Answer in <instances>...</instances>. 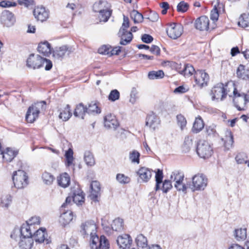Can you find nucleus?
Returning <instances> with one entry per match:
<instances>
[{
  "label": "nucleus",
  "instance_id": "14",
  "mask_svg": "<svg viewBox=\"0 0 249 249\" xmlns=\"http://www.w3.org/2000/svg\"><path fill=\"white\" fill-rule=\"evenodd\" d=\"M72 52L71 48L64 45L60 47H56L53 53L54 57L59 59L63 58L66 54L69 55Z\"/></svg>",
  "mask_w": 249,
  "mask_h": 249
},
{
  "label": "nucleus",
  "instance_id": "46",
  "mask_svg": "<svg viewBox=\"0 0 249 249\" xmlns=\"http://www.w3.org/2000/svg\"><path fill=\"white\" fill-rule=\"evenodd\" d=\"M130 16L135 23H140L143 21V17L142 15L137 10H133L130 14Z\"/></svg>",
  "mask_w": 249,
  "mask_h": 249
},
{
  "label": "nucleus",
  "instance_id": "51",
  "mask_svg": "<svg viewBox=\"0 0 249 249\" xmlns=\"http://www.w3.org/2000/svg\"><path fill=\"white\" fill-rule=\"evenodd\" d=\"M42 178L44 182L47 185L51 184L54 179V177L52 174L47 172H45L42 174Z\"/></svg>",
  "mask_w": 249,
  "mask_h": 249
},
{
  "label": "nucleus",
  "instance_id": "53",
  "mask_svg": "<svg viewBox=\"0 0 249 249\" xmlns=\"http://www.w3.org/2000/svg\"><path fill=\"white\" fill-rule=\"evenodd\" d=\"M140 154L136 150L130 152L129 159L132 163H139Z\"/></svg>",
  "mask_w": 249,
  "mask_h": 249
},
{
  "label": "nucleus",
  "instance_id": "4",
  "mask_svg": "<svg viewBox=\"0 0 249 249\" xmlns=\"http://www.w3.org/2000/svg\"><path fill=\"white\" fill-rule=\"evenodd\" d=\"M28 177L25 172L18 170L13 173L12 179L14 186L17 189H22L26 187L28 182Z\"/></svg>",
  "mask_w": 249,
  "mask_h": 249
},
{
  "label": "nucleus",
  "instance_id": "25",
  "mask_svg": "<svg viewBox=\"0 0 249 249\" xmlns=\"http://www.w3.org/2000/svg\"><path fill=\"white\" fill-rule=\"evenodd\" d=\"M109 7V4L106 1L100 0L94 3L93 10L95 12L102 13L106 10V8Z\"/></svg>",
  "mask_w": 249,
  "mask_h": 249
},
{
  "label": "nucleus",
  "instance_id": "33",
  "mask_svg": "<svg viewBox=\"0 0 249 249\" xmlns=\"http://www.w3.org/2000/svg\"><path fill=\"white\" fill-rule=\"evenodd\" d=\"M249 72L245 69L244 66L240 65L236 71L237 76L242 79L246 80L249 78Z\"/></svg>",
  "mask_w": 249,
  "mask_h": 249
},
{
  "label": "nucleus",
  "instance_id": "63",
  "mask_svg": "<svg viewBox=\"0 0 249 249\" xmlns=\"http://www.w3.org/2000/svg\"><path fill=\"white\" fill-rule=\"evenodd\" d=\"M147 19L152 22H156L159 19V15L154 11H150Z\"/></svg>",
  "mask_w": 249,
  "mask_h": 249
},
{
  "label": "nucleus",
  "instance_id": "27",
  "mask_svg": "<svg viewBox=\"0 0 249 249\" xmlns=\"http://www.w3.org/2000/svg\"><path fill=\"white\" fill-rule=\"evenodd\" d=\"M57 182L59 186L66 188L70 184V177L68 174L64 173L57 177Z\"/></svg>",
  "mask_w": 249,
  "mask_h": 249
},
{
  "label": "nucleus",
  "instance_id": "10",
  "mask_svg": "<svg viewBox=\"0 0 249 249\" xmlns=\"http://www.w3.org/2000/svg\"><path fill=\"white\" fill-rule=\"evenodd\" d=\"M0 20L1 23L6 27L13 26L16 21L13 13L7 10H4L2 12Z\"/></svg>",
  "mask_w": 249,
  "mask_h": 249
},
{
  "label": "nucleus",
  "instance_id": "47",
  "mask_svg": "<svg viewBox=\"0 0 249 249\" xmlns=\"http://www.w3.org/2000/svg\"><path fill=\"white\" fill-rule=\"evenodd\" d=\"M193 146V140L190 137H186L182 145V149L184 152H188Z\"/></svg>",
  "mask_w": 249,
  "mask_h": 249
},
{
  "label": "nucleus",
  "instance_id": "18",
  "mask_svg": "<svg viewBox=\"0 0 249 249\" xmlns=\"http://www.w3.org/2000/svg\"><path fill=\"white\" fill-rule=\"evenodd\" d=\"M118 35L121 37L120 44L122 45H126L129 44L133 37V35L131 32L124 31V29H120Z\"/></svg>",
  "mask_w": 249,
  "mask_h": 249
},
{
  "label": "nucleus",
  "instance_id": "32",
  "mask_svg": "<svg viewBox=\"0 0 249 249\" xmlns=\"http://www.w3.org/2000/svg\"><path fill=\"white\" fill-rule=\"evenodd\" d=\"M111 228L113 231H122L124 229V221L122 219L118 218L113 220Z\"/></svg>",
  "mask_w": 249,
  "mask_h": 249
},
{
  "label": "nucleus",
  "instance_id": "13",
  "mask_svg": "<svg viewBox=\"0 0 249 249\" xmlns=\"http://www.w3.org/2000/svg\"><path fill=\"white\" fill-rule=\"evenodd\" d=\"M46 235L47 233L45 228H40L37 230L32 236L33 239L36 242L39 243H45L48 244L51 242L50 239L47 238Z\"/></svg>",
  "mask_w": 249,
  "mask_h": 249
},
{
  "label": "nucleus",
  "instance_id": "6",
  "mask_svg": "<svg viewBox=\"0 0 249 249\" xmlns=\"http://www.w3.org/2000/svg\"><path fill=\"white\" fill-rule=\"evenodd\" d=\"M80 233L84 237L89 235H94L96 233L97 226L93 220H88L81 225Z\"/></svg>",
  "mask_w": 249,
  "mask_h": 249
},
{
  "label": "nucleus",
  "instance_id": "17",
  "mask_svg": "<svg viewBox=\"0 0 249 249\" xmlns=\"http://www.w3.org/2000/svg\"><path fill=\"white\" fill-rule=\"evenodd\" d=\"M34 15L37 20L45 21L49 17V12L44 7H37L34 11Z\"/></svg>",
  "mask_w": 249,
  "mask_h": 249
},
{
  "label": "nucleus",
  "instance_id": "39",
  "mask_svg": "<svg viewBox=\"0 0 249 249\" xmlns=\"http://www.w3.org/2000/svg\"><path fill=\"white\" fill-rule=\"evenodd\" d=\"M184 178V173L179 170L174 171L171 175V178L175 181V182L183 181Z\"/></svg>",
  "mask_w": 249,
  "mask_h": 249
},
{
  "label": "nucleus",
  "instance_id": "7",
  "mask_svg": "<svg viewBox=\"0 0 249 249\" xmlns=\"http://www.w3.org/2000/svg\"><path fill=\"white\" fill-rule=\"evenodd\" d=\"M194 78L196 84L201 88L207 86L209 81L208 74L202 70L195 71Z\"/></svg>",
  "mask_w": 249,
  "mask_h": 249
},
{
  "label": "nucleus",
  "instance_id": "43",
  "mask_svg": "<svg viewBox=\"0 0 249 249\" xmlns=\"http://www.w3.org/2000/svg\"><path fill=\"white\" fill-rule=\"evenodd\" d=\"M196 71L193 66L190 64H187L185 65L184 68L181 71L180 73L183 74L185 76H190L193 74Z\"/></svg>",
  "mask_w": 249,
  "mask_h": 249
},
{
  "label": "nucleus",
  "instance_id": "28",
  "mask_svg": "<svg viewBox=\"0 0 249 249\" xmlns=\"http://www.w3.org/2000/svg\"><path fill=\"white\" fill-rule=\"evenodd\" d=\"M100 103L97 101H92L87 107L88 114H99L101 113V108L99 107Z\"/></svg>",
  "mask_w": 249,
  "mask_h": 249
},
{
  "label": "nucleus",
  "instance_id": "42",
  "mask_svg": "<svg viewBox=\"0 0 249 249\" xmlns=\"http://www.w3.org/2000/svg\"><path fill=\"white\" fill-rule=\"evenodd\" d=\"M238 25L242 28H246L249 26V15L243 14L239 18Z\"/></svg>",
  "mask_w": 249,
  "mask_h": 249
},
{
  "label": "nucleus",
  "instance_id": "38",
  "mask_svg": "<svg viewBox=\"0 0 249 249\" xmlns=\"http://www.w3.org/2000/svg\"><path fill=\"white\" fill-rule=\"evenodd\" d=\"M163 178L162 171L159 169H158L155 176L156 186L155 189L156 191L160 189V184L162 182Z\"/></svg>",
  "mask_w": 249,
  "mask_h": 249
},
{
  "label": "nucleus",
  "instance_id": "55",
  "mask_svg": "<svg viewBox=\"0 0 249 249\" xmlns=\"http://www.w3.org/2000/svg\"><path fill=\"white\" fill-rule=\"evenodd\" d=\"M100 249H108L109 248V243L106 237L104 235L100 236Z\"/></svg>",
  "mask_w": 249,
  "mask_h": 249
},
{
  "label": "nucleus",
  "instance_id": "36",
  "mask_svg": "<svg viewBox=\"0 0 249 249\" xmlns=\"http://www.w3.org/2000/svg\"><path fill=\"white\" fill-rule=\"evenodd\" d=\"M84 160L86 164L89 166H92L95 163L93 155L92 153L89 151L85 152Z\"/></svg>",
  "mask_w": 249,
  "mask_h": 249
},
{
  "label": "nucleus",
  "instance_id": "21",
  "mask_svg": "<svg viewBox=\"0 0 249 249\" xmlns=\"http://www.w3.org/2000/svg\"><path fill=\"white\" fill-rule=\"evenodd\" d=\"M153 170L145 167H141L137 172V174L142 182H147L151 178Z\"/></svg>",
  "mask_w": 249,
  "mask_h": 249
},
{
  "label": "nucleus",
  "instance_id": "40",
  "mask_svg": "<svg viewBox=\"0 0 249 249\" xmlns=\"http://www.w3.org/2000/svg\"><path fill=\"white\" fill-rule=\"evenodd\" d=\"M234 235L237 240H244L247 237V230L245 228L235 230Z\"/></svg>",
  "mask_w": 249,
  "mask_h": 249
},
{
  "label": "nucleus",
  "instance_id": "30",
  "mask_svg": "<svg viewBox=\"0 0 249 249\" xmlns=\"http://www.w3.org/2000/svg\"><path fill=\"white\" fill-rule=\"evenodd\" d=\"M86 113H87V107L84 106L82 103H80L77 105L75 109L74 115L83 119L84 118V116Z\"/></svg>",
  "mask_w": 249,
  "mask_h": 249
},
{
  "label": "nucleus",
  "instance_id": "24",
  "mask_svg": "<svg viewBox=\"0 0 249 249\" xmlns=\"http://www.w3.org/2000/svg\"><path fill=\"white\" fill-rule=\"evenodd\" d=\"M32 227L26 224H23L19 230L21 237L32 238Z\"/></svg>",
  "mask_w": 249,
  "mask_h": 249
},
{
  "label": "nucleus",
  "instance_id": "48",
  "mask_svg": "<svg viewBox=\"0 0 249 249\" xmlns=\"http://www.w3.org/2000/svg\"><path fill=\"white\" fill-rule=\"evenodd\" d=\"M12 201V196L10 195H7L1 198V206L2 207L7 209Z\"/></svg>",
  "mask_w": 249,
  "mask_h": 249
},
{
  "label": "nucleus",
  "instance_id": "22",
  "mask_svg": "<svg viewBox=\"0 0 249 249\" xmlns=\"http://www.w3.org/2000/svg\"><path fill=\"white\" fill-rule=\"evenodd\" d=\"M37 50L40 53L45 56H48L52 53L50 44L47 41L38 44Z\"/></svg>",
  "mask_w": 249,
  "mask_h": 249
},
{
  "label": "nucleus",
  "instance_id": "60",
  "mask_svg": "<svg viewBox=\"0 0 249 249\" xmlns=\"http://www.w3.org/2000/svg\"><path fill=\"white\" fill-rule=\"evenodd\" d=\"M174 185L178 191H182L184 193H186L187 187L182 181L175 182Z\"/></svg>",
  "mask_w": 249,
  "mask_h": 249
},
{
  "label": "nucleus",
  "instance_id": "2",
  "mask_svg": "<svg viewBox=\"0 0 249 249\" xmlns=\"http://www.w3.org/2000/svg\"><path fill=\"white\" fill-rule=\"evenodd\" d=\"M46 102L41 101L30 107L26 115V119L29 123L34 122L38 117L41 111L45 109Z\"/></svg>",
  "mask_w": 249,
  "mask_h": 249
},
{
  "label": "nucleus",
  "instance_id": "37",
  "mask_svg": "<svg viewBox=\"0 0 249 249\" xmlns=\"http://www.w3.org/2000/svg\"><path fill=\"white\" fill-rule=\"evenodd\" d=\"M164 76V73L162 70L150 71L148 74V77L150 80L161 79Z\"/></svg>",
  "mask_w": 249,
  "mask_h": 249
},
{
  "label": "nucleus",
  "instance_id": "9",
  "mask_svg": "<svg viewBox=\"0 0 249 249\" xmlns=\"http://www.w3.org/2000/svg\"><path fill=\"white\" fill-rule=\"evenodd\" d=\"M194 190H204L207 184V179L202 174H197L192 178Z\"/></svg>",
  "mask_w": 249,
  "mask_h": 249
},
{
  "label": "nucleus",
  "instance_id": "61",
  "mask_svg": "<svg viewBox=\"0 0 249 249\" xmlns=\"http://www.w3.org/2000/svg\"><path fill=\"white\" fill-rule=\"evenodd\" d=\"M40 218L38 216H33L26 223L30 225L32 227H33L34 225L40 224Z\"/></svg>",
  "mask_w": 249,
  "mask_h": 249
},
{
  "label": "nucleus",
  "instance_id": "19",
  "mask_svg": "<svg viewBox=\"0 0 249 249\" xmlns=\"http://www.w3.org/2000/svg\"><path fill=\"white\" fill-rule=\"evenodd\" d=\"M119 123L115 116L112 114H107L104 117V125L108 128L116 129Z\"/></svg>",
  "mask_w": 249,
  "mask_h": 249
},
{
  "label": "nucleus",
  "instance_id": "56",
  "mask_svg": "<svg viewBox=\"0 0 249 249\" xmlns=\"http://www.w3.org/2000/svg\"><path fill=\"white\" fill-rule=\"evenodd\" d=\"M188 8L189 4L184 1H181L177 5V11L179 12L184 13L188 10Z\"/></svg>",
  "mask_w": 249,
  "mask_h": 249
},
{
  "label": "nucleus",
  "instance_id": "8",
  "mask_svg": "<svg viewBox=\"0 0 249 249\" xmlns=\"http://www.w3.org/2000/svg\"><path fill=\"white\" fill-rule=\"evenodd\" d=\"M44 58L39 55L31 54L27 60V66L33 69H39L43 65Z\"/></svg>",
  "mask_w": 249,
  "mask_h": 249
},
{
  "label": "nucleus",
  "instance_id": "35",
  "mask_svg": "<svg viewBox=\"0 0 249 249\" xmlns=\"http://www.w3.org/2000/svg\"><path fill=\"white\" fill-rule=\"evenodd\" d=\"M90 246L91 249H99L100 247V237H99L96 233L90 236Z\"/></svg>",
  "mask_w": 249,
  "mask_h": 249
},
{
  "label": "nucleus",
  "instance_id": "20",
  "mask_svg": "<svg viewBox=\"0 0 249 249\" xmlns=\"http://www.w3.org/2000/svg\"><path fill=\"white\" fill-rule=\"evenodd\" d=\"M91 193L90 197L94 201H98V197L100 195V184L97 181H92L90 184Z\"/></svg>",
  "mask_w": 249,
  "mask_h": 249
},
{
  "label": "nucleus",
  "instance_id": "1",
  "mask_svg": "<svg viewBox=\"0 0 249 249\" xmlns=\"http://www.w3.org/2000/svg\"><path fill=\"white\" fill-rule=\"evenodd\" d=\"M234 84L219 83L215 85L212 89L210 92L212 100H220L222 101L224 100L227 96L229 97L232 96L231 91L233 89Z\"/></svg>",
  "mask_w": 249,
  "mask_h": 249
},
{
  "label": "nucleus",
  "instance_id": "64",
  "mask_svg": "<svg viewBox=\"0 0 249 249\" xmlns=\"http://www.w3.org/2000/svg\"><path fill=\"white\" fill-rule=\"evenodd\" d=\"M141 39L144 43H150L153 40V38L150 35L143 34L142 36Z\"/></svg>",
  "mask_w": 249,
  "mask_h": 249
},
{
  "label": "nucleus",
  "instance_id": "15",
  "mask_svg": "<svg viewBox=\"0 0 249 249\" xmlns=\"http://www.w3.org/2000/svg\"><path fill=\"white\" fill-rule=\"evenodd\" d=\"M116 241L120 248L126 249L130 247L132 244V240L129 235L124 234L119 236Z\"/></svg>",
  "mask_w": 249,
  "mask_h": 249
},
{
  "label": "nucleus",
  "instance_id": "59",
  "mask_svg": "<svg viewBox=\"0 0 249 249\" xmlns=\"http://www.w3.org/2000/svg\"><path fill=\"white\" fill-rule=\"evenodd\" d=\"M119 97L120 93L117 89L111 90L108 95V99L111 101H115L119 99Z\"/></svg>",
  "mask_w": 249,
  "mask_h": 249
},
{
  "label": "nucleus",
  "instance_id": "62",
  "mask_svg": "<svg viewBox=\"0 0 249 249\" xmlns=\"http://www.w3.org/2000/svg\"><path fill=\"white\" fill-rule=\"evenodd\" d=\"M219 17L218 11L215 6L213 10L211 11L210 18L213 21H217Z\"/></svg>",
  "mask_w": 249,
  "mask_h": 249
},
{
  "label": "nucleus",
  "instance_id": "49",
  "mask_svg": "<svg viewBox=\"0 0 249 249\" xmlns=\"http://www.w3.org/2000/svg\"><path fill=\"white\" fill-rule=\"evenodd\" d=\"M111 10H108V8H106V10L102 13H99V18L100 21L107 22L111 14Z\"/></svg>",
  "mask_w": 249,
  "mask_h": 249
},
{
  "label": "nucleus",
  "instance_id": "34",
  "mask_svg": "<svg viewBox=\"0 0 249 249\" xmlns=\"http://www.w3.org/2000/svg\"><path fill=\"white\" fill-rule=\"evenodd\" d=\"M204 124L200 117L196 118L194 123L192 130L193 132L198 133L204 127Z\"/></svg>",
  "mask_w": 249,
  "mask_h": 249
},
{
  "label": "nucleus",
  "instance_id": "11",
  "mask_svg": "<svg viewBox=\"0 0 249 249\" xmlns=\"http://www.w3.org/2000/svg\"><path fill=\"white\" fill-rule=\"evenodd\" d=\"M160 118L153 112L148 114L146 118L145 124L151 129L155 130L160 124Z\"/></svg>",
  "mask_w": 249,
  "mask_h": 249
},
{
  "label": "nucleus",
  "instance_id": "5",
  "mask_svg": "<svg viewBox=\"0 0 249 249\" xmlns=\"http://www.w3.org/2000/svg\"><path fill=\"white\" fill-rule=\"evenodd\" d=\"M196 152L200 158L207 159L212 156L213 149L207 142L200 140L197 144Z\"/></svg>",
  "mask_w": 249,
  "mask_h": 249
},
{
  "label": "nucleus",
  "instance_id": "41",
  "mask_svg": "<svg viewBox=\"0 0 249 249\" xmlns=\"http://www.w3.org/2000/svg\"><path fill=\"white\" fill-rule=\"evenodd\" d=\"M137 246L143 248L147 246V238L142 234H139L135 239Z\"/></svg>",
  "mask_w": 249,
  "mask_h": 249
},
{
  "label": "nucleus",
  "instance_id": "26",
  "mask_svg": "<svg viewBox=\"0 0 249 249\" xmlns=\"http://www.w3.org/2000/svg\"><path fill=\"white\" fill-rule=\"evenodd\" d=\"M73 219V213L71 211L63 212L60 216V222L63 225L70 223Z\"/></svg>",
  "mask_w": 249,
  "mask_h": 249
},
{
  "label": "nucleus",
  "instance_id": "31",
  "mask_svg": "<svg viewBox=\"0 0 249 249\" xmlns=\"http://www.w3.org/2000/svg\"><path fill=\"white\" fill-rule=\"evenodd\" d=\"M71 115V107L69 105H67L64 109L60 111L59 118L64 121H66L70 119Z\"/></svg>",
  "mask_w": 249,
  "mask_h": 249
},
{
  "label": "nucleus",
  "instance_id": "29",
  "mask_svg": "<svg viewBox=\"0 0 249 249\" xmlns=\"http://www.w3.org/2000/svg\"><path fill=\"white\" fill-rule=\"evenodd\" d=\"M19 246L21 249H31L34 243L33 238L21 237Z\"/></svg>",
  "mask_w": 249,
  "mask_h": 249
},
{
  "label": "nucleus",
  "instance_id": "58",
  "mask_svg": "<svg viewBox=\"0 0 249 249\" xmlns=\"http://www.w3.org/2000/svg\"><path fill=\"white\" fill-rule=\"evenodd\" d=\"M111 47L109 45H104L99 48L98 53L102 54L108 55L110 56V51Z\"/></svg>",
  "mask_w": 249,
  "mask_h": 249
},
{
  "label": "nucleus",
  "instance_id": "52",
  "mask_svg": "<svg viewBox=\"0 0 249 249\" xmlns=\"http://www.w3.org/2000/svg\"><path fill=\"white\" fill-rule=\"evenodd\" d=\"M235 159L238 164L247 163L248 161V157L244 153H238Z\"/></svg>",
  "mask_w": 249,
  "mask_h": 249
},
{
  "label": "nucleus",
  "instance_id": "57",
  "mask_svg": "<svg viewBox=\"0 0 249 249\" xmlns=\"http://www.w3.org/2000/svg\"><path fill=\"white\" fill-rule=\"evenodd\" d=\"M177 119L178 124L180 127L181 129L182 130L186 125L187 122L186 119L181 114H179L177 116Z\"/></svg>",
  "mask_w": 249,
  "mask_h": 249
},
{
  "label": "nucleus",
  "instance_id": "16",
  "mask_svg": "<svg viewBox=\"0 0 249 249\" xmlns=\"http://www.w3.org/2000/svg\"><path fill=\"white\" fill-rule=\"evenodd\" d=\"M209 19L205 16L197 18L195 21V26L200 31L208 30L209 28Z\"/></svg>",
  "mask_w": 249,
  "mask_h": 249
},
{
  "label": "nucleus",
  "instance_id": "12",
  "mask_svg": "<svg viewBox=\"0 0 249 249\" xmlns=\"http://www.w3.org/2000/svg\"><path fill=\"white\" fill-rule=\"evenodd\" d=\"M183 31L182 27L178 24H171L166 30V32L169 37L176 39L179 37Z\"/></svg>",
  "mask_w": 249,
  "mask_h": 249
},
{
  "label": "nucleus",
  "instance_id": "3",
  "mask_svg": "<svg viewBox=\"0 0 249 249\" xmlns=\"http://www.w3.org/2000/svg\"><path fill=\"white\" fill-rule=\"evenodd\" d=\"M231 95L232 96L231 97L232 98L234 105L237 109L239 111L244 110V107L248 101L247 95L244 93L239 92L236 89L235 85L231 91Z\"/></svg>",
  "mask_w": 249,
  "mask_h": 249
},
{
  "label": "nucleus",
  "instance_id": "54",
  "mask_svg": "<svg viewBox=\"0 0 249 249\" xmlns=\"http://www.w3.org/2000/svg\"><path fill=\"white\" fill-rule=\"evenodd\" d=\"M162 183V186L160 187V189L162 190L163 193H167L172 188V184L170 180L165 179Z\"/></svg>",
  "mask_w": 249,
  "mask_h": 249
},
{
  "label": "nucleus",
  "instance_id": "23",
  "mask_svg": "<svg viewBox=\"0 0 249 249\" xmlns=\"http://www.w3.org/2000/svg\"><path fill=\"white\" fill-rule=\"evenodd\" d=\"M2 158L6 162H10L18 154V151H14L10 148H7L5 151H1Z\"/></svg>",
  "mask_w": 249,
  "mask_h": 249
},
{
  "label": "nucleus",
  "instance_id": "50",
  "mask_svg": "<svg viewBox=\"0 0 249 249\" xmlns=\"http://www.w3.org/2000/svg\"><path fill=\"white\" fill-rule=\"evenodd\" d=\"M116 180L121 184H127L130 182V178L123 174H117L116 175Z\"/></svg>",
  "mask_w": 249,
  "mask_h": 249
},
{
  "label": "nucleus",
  "instance_id": "45",
  "mask_svg": "<svg viewBox=\"0 0 249 249\" xmlns=\"http://www.w3.org/2000/svg\"><path fill=\"white\" fill-rule=\"evenodd\" d=\"M73 150L71 148H69L65 152V157L66 158V165L67 166H70L72 165L73 161Z\"/></svg>",
  "mask_w": 249,
  "mask_h": 249
},
{
  "label": "nucleus",
  "instance_id": "44",
  "mask_svg": "<svg viewBox=\"0 0 249 249\" xmlns=\"http://www.w3.org/2000/svg\"><path fill=\"white\" fill-rule=\"evenodd\" d=\"M85 197L82 192L78 193H74L72 196L73 201L77 205H82L84 202Z\"/></svg>",
  "mask_w": 249,
  "mask_h": 249
}]
</instances>
